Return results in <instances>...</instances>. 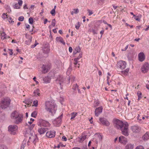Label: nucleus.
Instances as JSON below:
<instances>
[{"label":"nucleus","instance_id":"473e14b6","mask_svg":"<svg viewBox=\"0 0 149 149\" xmlns=\"http://www.w3.org/2000/svg\"><path fill=\"white\" fill-rule=\"evenodd\" d=\"M79 12V9L77 8L74 9L71 12V14L73 15L74 14H77Z\"/></svg>","mask_w":149,"mask_h":149},{"label":"nucleus","instance_id":"6ab92c4d","mask_svg":"<svg viewBox=\"0 0 149 149\" xmlns=\"http://www.w3.org/2000/svg\"><path fill=\"white\" fill-rule=\"evenodd\" d=\"M102 109L103 108L102 106L97 108L95 111V116H98L102 112Z\"/></svg>","mask_w":149,"mask_h":149},{"label":"nucleus","instance_id":"f704fd0d","mask_svg":"<svg viewBox=\"0 0 149 149\" xmlns=\"http://www.w3.org/2000/svg\"><path fill=\"white\" fill-rule=\"evenodd\" d=\"M99 104V102L97 100H95L93 103V106L94 107L98 106Z\"/></svg>","mask_w":149,"mask_h":149},{"label":"nucleus","instance_id":"bf43d9fd","mask_svg":"<svg viewBox=\"0 0 149 149\" xmlns=\"http://www.w3.org/2000/svg\"><path fill=\"white\" fill-rule=\"evenodd\" d=\"M87 10L89 13V16L93 14V13L92 11L90 10L89 9H88Z\"/></svg>","mask_w":149,"mask_h":149},{"label":"nucleus","instance_id":"dca6fc26","mask_svg":"<svg viewBox=\"0 0 149 149\" xmlns=\"http://www.w3.org/2000/svg\"><path fill=\"white\" fill-rule=\"evenodd\" d=\"M50 68V67L49 65H43L42 67V72L44 73H47Z\"/></svg>","mask_w":149,"mask_h":149},{"label":"nucleus","instance_id":"4468645a","mask_svg":"<svg viewBox=\"0 0 149 149\" xmlns=\"http://www.w3.org/2000/svg\"><path fill=\"white\" fill-rule=\"evenodd\" d=\"M127 142V138L124 136H121L118 137V143L123 144H126Z\"/></svg>","mask_w":149,"mask_h":149},{"label":"nucleus","instance_id":"5701e85b","mask_svg":"<svg viewBox=\"0 0 149 149\" xmlns=\"http://www.w3.org/2000/svg\"><path fill=\"white\" fill-rule=\"evenodd\" d=\"M46 131V128H39L38 130V132L40 134H44Z\"/></svg>","mask_w":149,"mask_h":149},{"label":"nucleus","instance_id":"f03ea898","mask_svg":"<svg viewBox=\"0 0 149 149\" xmlns=\"http://www.w3.org/2000/svg\"><path fill=\"white\" fill-rule=\"evenodd\" d=\"M45 109L47 111L53 116L57 110V107L53 102L50 101H47L45 103Z\"/></svg>","mask_w":149,"mask_h":149},{"label":"nucleus","instance_id":"72a5a7b5","mask_svg":"<svg viewBox=\"0 0 149 149\" xmlns=\"http://www.w3.org/2000/svg\"><path fill=\"white\" fill-rule=\"evenodd\" d=\"M77 113L76 112H73L71 113V117L70 118L71 120L74 119L77 116Z\"/></svg>","mask_w":149,"mask_h":149},{"label":"nucleus","instance_id":"9b49d317","mask_svg":"<svg viewBox=\"0 0 149 149\" xmlns=\"http://www.w3.org/2000/svg\"><path fill=\"white\" fill-rule=\"evenodd\" d=\"M65 78H63L62 76L59 75L57 78L56 80V83L59 85L61 88L62 84L65 81Z\"/></svg>","mask_w":149,"mask_h":149},{"label":"nucleus","instance_id":"de8ad7c7","mask_svg":"<svg viewBox=\"0 0 149 149\" xmlns=\"http://www.w3.org/2000/svg\"><path fill=\"white\" fill-rule=\"evenodd\" d=\"M78 86L77 84H76L73 86L72 88L74 90H76L77 88H78Z\"/></svg>","mask_w":149,"mask_h":149},{"label":"nucleus","instance_id":"423d86ee","mask_svg":"<svg viewBox=\"0 0 149 149\" xmlns=\"http://www.w3.org/2000/svg\"><path fill=\"white\" fill-rule=\"evenodd\" d=\"M10 100L8 98L4 99L2 100L1 104V107L2 109H6L7 108L10 104Z\"/></svg>","mask_w":149,"mask_h":149},{"label":"nucleus","instance_id":"7c9ffc66","mask_svg":"<svg viewBox=\"0 0 149 149\" xmlns=\"http://www.w3.org/2000/svg\"><path fill=\"white\" fill-rule=\"evenodd\" d=\"M28 40H26L25 41V44L27 45H29L31 44L32 41V37L30 36Z\"/></svg>","mask_w":149,"mask_h":149},{"label":"nucleus","instance_id":"0eeeda50","mask_svg":"<svg viewBox=\"0 0 149 149\" xmlns=\"http://www.w3.org/2000/svg\"><path fill=\"white\" fill-rule=\"evenodd\" d=\"M8 130L11 134H15V132L18 129V127L17 125H10L8 127Z\"/></svg>","mask_w":149,"mask_h":149},{"label":"nucleus","instance_id":"3c124183","mask_svg":"<svg viewBox=\"0 0 149 149\" xmlns=\"http://www.w3.org/2000/svg\"><path fill=\"white\" fill-rule=\"evenodd\" d=\"M91 143H92L93 144H94L95 145V143L94 142V141H92V139H91L90 141H89V143H88V146L89 147H90V145L91 144Z\"/></svg>","mask_w":149,"mask_h":149},{"label":"nucleus","instance_id":"ea45409f","mask_svg":"<svg viewBox=\"0 0 149 149\" xmlns=\"http://www.w3.org/2000/svg\"><path fill=\"white\" fill-rule=\"evenodd\" d=\"M50 13L52 16H55L56 14V11L54 9H52L50 11Z\"/></svg>","mask_w":149,"mask_h":149},{"label":"nucleus","instance_id":"393cba45","mask_svg":"<svg viewBox=\"0 0 149 149\" xmlns=\"http://www.w3.org/2000/svg\"><path fill=\"white\" fill-rule=\"evenodd\" d=\"M1 38L2 39H7L9 38V37L7 36L4 32L1 33Z\"/></svg>","mask_w":149,"mask_h":149},{"label":"nucleus","instance_id":"5fc2aeb1","mask_svg":"<svg viewBox=\"0 0 149 149\" xmlns=\"http://www.w3.org/2000/svg\"><path fill=\"white\" fill-rule=\"evenodd\" d=\"M75 50L77 52H78L79 53V54L80 53H81L82 54L81 52H80V49L79 47H77L76 48Z\"/></svg>","mask_w":149,"mask_h":149},{"label":"nucleus","instance_id":"8fccbe9b","mask_svg":"<svg viewBox=\"0 0 149 149\" xmlns=\"http://www.w3.org/2000/svg\"><path fill=\"white\" fill-rule=\"evenodd\" d=\"M135 149H144L143 147L142 146H137Z\"/></svg>","mask_w":149,"mask_h":149},{"label":"nucleus","instance_id":"bb28decb","mask_svg":"<svg viewBox=\"0 0 149 149\" xmlns=\"http://www.w3.org/2000/svg\"><path fill=\"white\" fill-rule=\"evenodd\" d=\"M78 139H79V141L81 143L86 139V136L82 135L80 137H79Z\"/></svg>","mask_w":149,"mask_h":149},{"label":"nucleus","instance_id":"603ef678","mask_svg":"<svg viewBox=\"0 0 149 149\" xmlns=\"http://www.w3.org/2000/svg\"><path fill=\"white\" fill-rule=\"evenodd\" d=\"M7 19L9 22L12 23V22H13V19L11 17L8 16V18Z\"/></svg>","mask_w":149,"mask_h":149},{"label":"nucleus","instance_id":"a878e982","mask_svg":"<svg viewBox=\"0 0 149 149\" xmlns=\"http://www.w3.org/2000/svg\"><path fill=\"white\" fill-rule=\"evenodd\" d=\"M143 138L144 140H147L149 139V132L146 133L143 136Z\"/></svg>","mask_w":149,"mask_h":149},{"label":"nucleus","instance_id":"c03bdc74","mask_svg":"<svg viewBox=\"0 0 149 149\" xmlns=\"http://www.w3.org/2000/svg\"><path fill=\"white\" fill-rule=\"evenodd\" d=\"M14 8L16 9H19L20 8V7L19 6L18 3H16L15 5Z\"/></svg>","mask_w":149,"mask_h":149},{"label":"nucleus","instance_id":"2f4dec72","mask_svg":"<svg viewBox=\"0 0 149 149\" xmlns=\"http://www.w3.org/2000/svg\"><path fill=\"white\" fill-rule=\"evenodd\" d=\"M26 140H24L23 141L22 145L21 146L20 149H24L26 143Z\"/></svg>","mask_w":149,"mask_h":149},{"label":"nucleus","instance_id":"412c9836","mask_svg":"<svg viewBox=\"0 0 149 149\" xmlns=\"http://www.w3.org/2000/svg\"><path fill=\"white\" fill-rule=\"evenodd\" d=\"M56 41L57 42H60L63 45L65 44L63 38L61 37H58L56 38Z\"/></svg>","mask_w":149,"mask_h":149},{"label":"nucleus","instance_id":"a18cd8bd","mask_svg":"<svg viewBox=\"0 0 149 149\" xmlns=\"http://www.w3.org/2000/svg\"><path fill=\"white\" fill-rule=\"evenodd\" d=\"M80 26L79 22H78L75 25V28L77 29H79Z\"/></svg>","mask_w":149,"mask_h":149},{"label":"nucleus","instance_id":"4c0bfd02","mask_svg":"<svg viewBox=\"0 0 149 149\" xmlns=\"http://www.w3.org/2000/svg\"><path fill=\"white\" fill-rule=\"evenodd\" d=\"M137 95L138 97V100H139L141 98L142 95L141 92L139 91L137 93Z\"/></svg>","mask_w":149,"mask_h":149},{"label":"nucleus","instance_id":"49530a36","mask_svg":"<svg viewBox=\"0 0 149 149\" xmlns=\"http://www.w3.org/2000/svg\"><path fill=\"white\" fill-rule=\"evenodd\" d=\"M24 19V18L23 16H21L19 17L18 18V20L20 21H23Z\"/></svg>","mask_w":149,"mask_h":149},{"label":"nucleus","instance_id":"2eb2a0df","mask_svg":"<svg viewBox=\"0 0 149 149\" xmlns=\"http://www.w3.org/2000/svg\"><path fill=\"white\" fill-rule=\"evenodd\" d=\"M56 132L54 131H49L47 132L46 134L47 137L49 138H52L55 137Z\"/></svg>","mask_w":149,"mask_h":149},{"label":"nucleus","instance_id":"09e8293b","mask_svg":"<svg viewBox=\"0 0 149 149\" xmlns=\"http://www.w3.org/2000/svg\"><path fill=\"white\" fill-rule=\"evenodd\" d=\"M72 70V68L71 67H69V68H68L67 72V74H69L70 73V72Z\"/></svg>","mask_w":149,"mask_h":149},{"label":"nucleus","instance_id":"6e6552de","mask_svg":"<svg viewBox=\"0 0 149 149\" xmlns=\"http://www.w3.org/2000/svg\"><path fill=\"white\" fill-rule=\"evenodd\" d=\"M102 139V136L100 134H97L95 135V137L92 139V141L95 143V145L97 146L98 143L101 141Z\"/></svg>","mask_w":149,"mask_h":149},{"label":"nucleus","instance_id":"9d476101","mask_svg":"<svg viewBox=\"0 0 149 149\" xmlns=\"http://www.w3.org/2000/svg\"><path fill=\"white\" fill-rule=\"evenodd\" d=\"M99 123L102 125L108 126L110 125V123L108 120L104 118H99Z\"/></svg>","mask_w":149,"mask_h":149},{"label":"nucleus","instance_id":"0e129e2a","mask_svg":"<svg viewBox=\"0 0 149 149\" xmlns=\"http://www.w3.org/2000/svg\"><path fill=\"white\" fill-rule=\"evenodd\" d=\"M26 25V28L29 29L30 28V26L28 24H25Z\"/></svg>","mask_w":149,"mask_h":149},{"label":"nucleus","instance_id":"e2e57ef3","mask_svg":"<svg viewBox=\"0 0 149 149\" xmlns=\"http://www.w3.org/2000/svg\"><path fill=\"white\" fill-rule=\"evenodd\" d=\"M69 50L70 53L72 52V48L71 47H69Z\"/></svg>","mask_w":149,"mask_h":149},{"label":"nucleus","instance_id":"7ed1b4c3","mask_svg":"<svg viewBox=\"0 0 149 149\" xmlns=\"http://www.w3.org/2000/svg\"><path fill=\"white\" fill-rule=\"evenodd\" d=\"M11 118L14 120L15 123L19 124L22 122L23 116L22 114H20L18 112L15 111L11 114Z\"/></svg>","mask_w":149,"mask_h":149},{"label":"nucleus","instance_id":"79ce46f5","mask_svg":"<svg viewBox=\"0 0 149 149\" xmlns=\"http://www.w3.org/2000/svg\"><path fill=\"white\" fill-rule=\"evenodd\" d=\"M38 101L37 100H34L33 102L34 106L36 107H37L38 105Z\"/></svg>","mask_w":149,"mask_h":149},{"label":"nucleus","instance_id":"f257e3e1","mask_svg":"<svg viewBox=\"0 0 149 149\" xmlns=\"http://www.w3.org/2000/svg\"><path fill=\"white\" fill-rule=\"evenodd\" d=\"M115 126L118 129H120L122 134L125 136H127L129 134L128 124L126 122H123L118 119L114 121Z\"/></svg>","mask_w":149,"mask_h":149},{"label":"nucleus","instance_id":"c756f323","mask_svg":"<svg viewBox=\"0 0 149 149\" xmlns=\"http://www.w3.org/2000/svg\"><path fill=\"white\" fill-rule=\"evenodd\" d=\"M50 51V49L49 47H44L43 49V52L45 53H48Z\"/></svg>","mask_w":149,"mask_h":149},{"label":"nucleus","instance_id":"cd10ccee","mask_svg":"<svg viewBox=\"0 0 149 149\" xmlns=\"http://www.w3.org/2000/svg\"><path fill=\"white\" fill-rule=\"evenodd\" d=\"M129 71V69L127 68L125 70L122 71H121V73L123 75L125 76H126L127 75Z\"/></svg>","mask_w":149,"mask_h":149},{"label":"nucleus","instance_id":"052dcab7","mask_svg":"<svg viewBox=\"0 0 149 149\" xmlns=\"http://www.w3.org/2000/svg\"><path fill=\"white\" fill-rule=\"evenodd\" d=\"M9 51V54L10 55H11L13 54V50L12 49H8Z\"/></svg>","mask_w":149,"mask_h":149},{"label":"nucleus","instance_id":"58836bf2","mask_svg":"<svg viewBox=\"0 0 149 149\" xmlns=\"http://www.w3.org/2000/svg\"><path fill=\"white\" fill-rule=\"evenodd\" d=\"M8 15L5 13L3 14L2 16V17L3 19H6L8 18Z\"/></svg>","mask_w":149,"mask_h":149},{"label":"nucleus","instance_id":"aec40b11","mask_svg":"<svg viewBox=\"0 0 149 149\" xmlns=\"http://www.w3.org/2000/svg\"><path fill=\"white\" fill-rule=\"evenodd\" d=\"M82 55V54L80 53L79 54V56H78V57L77 58H75L74 59V64L75 65V67H79V64H78L77 65V64L78 63V60L81 57Z\"/></svg>","mask_w":149,"mask_h":149},{"label":"nucleus","instance_id":"4d7b16f0","mask_svg":"<svg viewBox=\"0 0 149 149\" xmlns=\"http://www.w3.org/2000/svg\"><path fill=\"white\" fill-rule=\"evenodd\" d=\"M60 102L62 104V102L63 101V98L62 97H60L59 99Z\"/></svg>","mask_w":149,"mask_h":149},{"label":"nucleus","instance_id":"39448f33","mask_svg":"<svg viewBox=\"0 0 149 149\" xmlns=\"http://www.w3.org/2000/svg\"><path fill=\"white\" fill-rule=\"evenodd\" d=\"M38 125L40 126L49 127L50 124L48 121L40 118L38 120Z\"/></svg>","mask_w":149,"mask_h":149},{"label":"nucleus","instance_id":"e433bc0d","mask_svg":"<svg viewBox=\"0 0 149 149\" xmlns=\"http://www.w3.org/2000/svg\"><path fill=\"white\" fill-rule=\"evenodd\" d=\"M37 114V112L35 111L31 114V116L34 118H36Z\"/></svg>","mask_w":149,"mask_h":149},{"label":"nucleus","instance_id":"864d4df0","mask_svg":"<svg viewBox=\"0 0 149 149\" xmlns=\"http://www.w3.org/2000/svg\"><path fill=\"white\" fill-rule=\"evenodd\" d=\"M23 1L22 0H19L18 1V4H19V6L21 7L22 5Z\"/></svg>","mask_w":149,"mask_h":149},{"label":"nucleus","instance_id":"c85d7f7f","mask_svg":"<svg viewBox=\"0 0 149 149\" xmlns=\"http://www.w3.org/2000/svg\"><path fill=\"white\" fill-rule=\"evenodd\" d=\"M33 94H34V95L35 96H39L40 94L39 93V89H37L36 90H35L33 92Z\"/></svg>","mask_w":149,"mask_h":149},{"label":"nucleus","instance_id":"a211bd4d","mask_svg":"<svg viewBox=\"0 0 149 149\" xmlns=\"http://www.w3.org/2000/svg\"><path fill=\"white\" fill-rule=\"evenodd\" d=\"M145 59V56L144 53L142 52L139 53L138 54L139 60L140 62L143 61Z\"/></svg>","mask_w":149,"mask_h":149},{"label":"nucleus","instance_id":"338daca9","mask_svg":"<svg viewBox=\"0 0 149 149\" xmlns=\"http://www.w3.org/2000/svg\"><path fill=\"white\" fill-rule=\"evenodd\" d=\"M0 149H6V148L4 146H1L0 147Z\"/></svg>","mask_w":149,"mask_h":149},{"label":"nucleus","instance_id":"ddd939ff","mask_svg":"<svg viewBox=\"0 0 149 149\" xmlns=\"http://www.w3.org/2000/svg\"><path fill=\"white\" fill-rule=\"evenodd\" d=\"M149 69V65L147 63H145L142 66L141 68V72L145 73H146Z\"/></svg>","mask_w":149,"mask_h":149},{"label":"nucleus","instance_id":"680f3d73","mask_svg":"<svg viewBox=\"0 0 149 149\" xmlns=\"http://www.w3.org/2000/svg\"><path fill=\"white\" fill-rule=\"evenodd\" d=\"M62 140L64 141H66L67 140V139L65 136H63L62 137Z\"/></svg>","mask_w":149,"mask_h":149},{"label":"nucleus","instance_id":"b1692460","mask_svg":"<svg viewBox=\"0 0 149 149\" xmlns=\"http://www.w3.org/2000/svg\"><path fill=\"white\" fill-rule=\"evenodd\" d=\"M44 82L45 83H49L51 81V78L50 77L47 76L44 77L43 79Z\"/></svg>","mask_w":149,"mask_h":149},{"label":"nucleus","instance_id":"69168bd1","mask_svg":"<svg viewBox=\"0 0 149 149\" xmlns=\"http://www.w3.org/2000/svg\"><path fill=\"white\" fill-rule=\"evenodd\" d=\"M128 45H127L125 47V49H122V51H125V50H126V49H127L128 48Z\"/></svg>","mask_w":149,"mask_h":149},{"label":"nucleus","instance_id":"a19ab883","mask_svg":"<svg viewBox=\"0 0 149 149\" xmlns=\"http://www.w3.org/2000/svg\"><path fill=\"white\" fill-rule=\"evenodd\" d=\"M29 24H32L33 23V18L30 17L29 19Z\"/></svg>","mask_w":149,"mask_h":149},{"label":"nucleus","instance_id":"37998d69","mask_svg":"<svg viewBox=\"0 0 149 149\" xmlns=\"http://www.w3.org/2000/svg\"><path fill=\"white\" fill-rule=\"evenodd\" d=\"M141 15H140V16H136L134 18V19L136 21H140L141 19Z\"/></svg>","mask_w":149,"mask_h":149},{"label":"nucleus","instance_id":"c9c22d12","mask_svg":"<svg viewBox=\"0 0 149 149\" xmlns=\"http://www.w3.org/2000/svg\"><path fill=\"white\" fill-rule=\"evenodd\" d=\"M56 23V21L55 20V19H54L52 20V23H51V26L53 27H54Z\"/></svg>","mask_w":149,"mask_h":149},{"label":"nucleus","instance_id":"774afa93","mask_svg":"<svg viewBox=\"0 0 149 149\" xmlns=\"http://www.w3.org/2000/svg\"><path fill=\"white\" fill-rule=\"evenodd\" d=\"M91 31L93 33V34H95L97 33L96 31L94 29H92Z\"/></svg>","mask_w":149,"mask_h":149},{"label":"nucleus","instance_id":"6e6d98bb","mask_svg":"<svg viewBox=\"0 0 149 149\" xmlns=\"http://www.w3.org/2000/svg\"><path fill=\"white\" fill-rule=\"evenodd\" d=\"M35 125L34 124H33L32 125H30V126L29 127V129L31 130H32L33 128L35 126Z\"/></svg>","mask_w":149,"mask_h":149},{"label":"nucleus","instance_id":"4be33fe9","mask_svg":"<svg viewBox=\"0 0 149 149\" xmlns=\"http://www.w3.org/2000/svg\"><path fill=\"white\" fill-rule=\"evenodd\" d=\"M134 147L133 144L128 143L125 146L124 149H133Z\"/></svg>","mask_w":149,"mask_h":149},{"label":"nucleus","instance_id":"f3484780","mask_svg":"<svg viewBox=\"0 0 149 149\" xmlns=\"http://www.w3.org/2000/svg\"><path fill=\"white\" fill-rule=\"evenodd\" d=\"M131 129L133 132L137 133L140 131L141 128L138 125H134L131 127Z\"/></svg>","mask_w":149,"mask_h":149},{"label":"nucleus","instance_id":"20e7f679","mask_svg":"<svg viewBox=\"0 0 149 149\" xmlns=\"http://www.w3.org/2000/svg\"><path fill=\"white\" fill-rule=\"evenodd\" d=\"M31 132L29 135V140L27 142V145L28 146L30 145L29 143L30 142H32L34 144H35L38 139L35 133L32 131Z\"/></svg>","mask_w":149,"mask_h":149},{"label":"nucleus","instance_id":"13d9d810","mask_svg":"<svg viewBox=\"0 0 149 149\" xmlns=\"http://www.w3.org/2000/svg\"><path fill=\"white\" fill-rule=\"evenodd\" d=\"M115 143L118 142V137H116L114 140Z\"/></svg>","mask_w":149,"mask_h":149},{"label":"nucleus","instance_id":"f8f14e48","mask_svg":"<svg viewBox=\"0 0 149 149\" xmlns=\"http://www.w3.org/2000/svg\"><path fill=\"white\" fill-rule=\"evenodd\" d=\"M62 117V115L55 119L53 121V123L54 126H58L60 124L61 121V118Z\"/></svg>","mask_w":149,"mask_h":149},{"label":"nucleus","instance_id":"1a4fd4ad","mask_svg":"<svg viewBox=\"0 0 149 149\" xmlns=\"http://www.w3.org/2000/svg\"><path fill=\"white\" fill-rule=\"evenodd\" d=\"M126 65V63L125 61L121 60L118 62L117 66L118 68L123 70L125 68Z\"/></svg>","mask_w":149,"mask_h":149}]
</instances>
